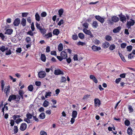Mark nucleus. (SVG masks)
Wrapping results in <instances>:
<instances>
[{"label": "nucleus", "mask_w": 135, "mask_h": 135, "mask_svg": "<svg viewBox=\"0 0 135 135\" xmlns=\"http://www.w3.org/2000/svg\"><path fill=\"white\" fill-rule=\"evenodd\" d=\"M68 56L66 53L64 51H62L60 53V56H57L56 57L60 61L64 59L67 58Z\"/></svg>", "instance_id": "nucleus-1"}, {"label": "nucleus", "mask_w": 135, "mask_h": 135, "mask_svg": "<svg viewBox=\"0 0 135 135\" xmlns=\"http://www.w3.org/2000/svg\"><path fill=\"white\" fill-rule=\"evenodd\" d=\"M134 21L131 19L129 21H127L126 24L127 27L128 29L130 28L132 26L134 25Z\"/></svg>", "instance_id": "nucleus-2"}, {"label": "nucleus", "mask_w": 135, "mask_h": 135, "mask_svg": "<svg viewBox=\"0 0 135 135\" xmlns=\"http://www.w3.org/2000/svg\"><path fill=\"white\" fill-rule=\"evenodd\" d=\"M46 74L45 71H39L38 74V77L39 78H45Z\"/></svg>", "instance_id": "nucleus-3"}, {"label": "nucleus", "mask_w": 135, "mask_h": 135, "mask_svg": "<svg viewBox=\"0 0 135 135\" xmlns=\"http://www.w3.org/2000/svg\"><path fill=\"white\" fill-rule=\"evenodd\" d=\"M94 105L95 107H99L101 105L100 100L98 98H95L94 99Z\"/></svg>", "instance_id": "nucleus-4"}, {"label": "nucleus", "mask_w": 135, "mask_h": 135, "mask_svg": "<svg viewBox=\"0 0 135 135\" xmlns=\"http://www.w3.org/2000/svg\"><path fill=\"white\" fill-rule=\"evenodd\" d=\"M20 22V20L19 18H16L14 21L13 24L15 26H18Z\"/></svg>", "instance_id": "nucleus-5"}, {"label": "nucleus", "mask_w": 135, "mask_h": 135, "mask_svg": "<svg viewBox=\"0 0 135 135\" xmlns=\"http://www.w3.org/2000/svg\"><path fill=\"white\" fill-rule=\"evenodd\" d=\"M27 127V125L26 123H22L20 128V130L22 131L25 130Z\"/></svg>", "instance_id": "nucleus-6"}, {"label": "nucleus", "mask_w": 135, "mask_h": 135, "mask_svg": "<svg viewBox=\"0 0 135 135\" xmlns=\"http://www.w3.org/2000/svg\"><path fill=\"white\" fill-rule=\"evenodd\" d=\"M54 74L56 75H58L60 74L63 75L64 73L60 69H57L55 70Z\"/></svg>", "instance_id": "nucleus-7"}, {"label": "nucleus", "mask_w": 135, "mask_h": 135, "mask_svg": "<svg viewBox=\"0 0 135 135\" xmlns=\"http://www.w3.org/2000/svg\"><path fill=\"white\" fill-rule=\"evenodd\" d=\"M10 89V87L9 85H8L7 87H6L4 89V92L6 94V96H8Z\"/></svg>", "instance_id": "nucleus-8"}, {"label": "nucleus", "mask_w": 135, "mask_h": 135, "mask_svg": "<svg viewBox=\"0 0 135 135\" xmlns=\"http://www.w3.org/2000/svg\"><path fill=\"white\" fill-rule=\"evenodd\" d=\"M85 33L89 35L90 38L93 37V36L91 32V31L90 30H88L85 28Z\"/></svg>", "instance_id": "nucleus-9"}, {"label": "nucleus", "mask_w": 135, "mask_h": 135, "mask_svg": "<svg viewBox=\"0 0 135 135\" xmlns=\"http://www.w3.org/2000/svg\"><path fill=\"white\" fill-rule=\"evenodd\" d=\"M16 96L15 95L12 94L9 96L8 99V100L11 102L12 100H15L16 99Z\"/></svg>", "instance_id": "nucleus-10"}, {"label": "nucleus", "mask_w": 135, "mask_h": 135, "mask_svg": "<svg viewBox=\"0 0 135 135\" xmlns=\"http://www.w3.org/2000/svg\"><path fill=\"white\" fill-rule=\"evenodd\" d=\"M90 79H92L95 83H97L98 80L95 76L94 75H90Z\"/></svg>", "instance_id": "nucleus-11"}, {"label": "nucleus", "mask_w": 135, "mask_h": 135, "mask_svg": "<svg viewBox=\"0 0 135 135\" xmlns=\"http://www.w3.org/2000/svg\"><path fill=\"white\" fill-rule=\"evenodd\" d=\"M92 27L94 28H97L98 26V23L96 21H93L91 24Z\"/></svg>", "instance_id": "nucleus-12"}, {"label": "nucleus", "mask_w": 135, "mask_h": 135, "mask_svg": "<svg viewBox=\"0 0 135 135\" xmlns=\"http://www.w3.org/2000/svg\"><path fill=\"white\" fill-rule=\"evenodd\" d=\"M93 50L94 51H97L101 49L100 47H97L95 45H93L91 47Z\"/></svg>", "instance_id": "nucleus-13"}, {"label": "nucleus", "mask_w": 135, "mask_h": 135, "mask_svg": "<svg viewBox=\"0 0 135 135\" xmlns=\"http://www.w3.org/2000/svg\"><path fill=\"white\" fill-rule=\"evenodd\" d=\"M121 27L118 26V27L114 28L113 30V32L114 33H117L121 29Z\"/></svg>", "instance_id": "nucleus-14"}, {"label": "nucleus", "mask_w": 135, "mask_h": 135, "mask_svg": "<svg viewBox=\"0 0 135 135\" xmlns=\"http://www.w3.org/2000/svg\"><path fill=\"white\" fill-rule=\"evenodd\" d=\"M13 31V30L12 29H8L4 33L6 34L10 35L12 33Z\"/></svg>", "instance_id": "nucleus-15"}, {"label": "nucleus", "mask_w": 135, "mask_h": 135, "mask_svg": "<svg viewBox=\"0 0 135 135\" xmlns=\"http://www.w3.org/2000/svg\"><path fill=\"white\" fill-rule=\"evenodd\" d=\"M60 31L58 29H54L53 31V33L54 35L57 36L59 34Z\"/></svg>", "instance_id": "nucleus-16"}, {"label": "nucleus", "mask_w": 135, "mask_h": 135, "mask_svg": "<svg viewBox=\"0 0 135 135\" xmlns=\"http://www.w3.org/2000/svg\"><path fill=\"white\" fill-rule=\"evenodd\" d=\"M110 44L109 42H105L103 44V47L104 48H106L108 47L109 46Z\"/></svg>", "instance_id": "nucleus-17"}, {"label": "nucleus", "mask_w": 135, "mask_h": 135, "mask_svg": "<svg viewBox=\"0 0 135 135\" xmlns=\"http://www.w3.org/2000/svg\"><path fill=\"white\" fill-rule=\"evenodd\" d=\"M127 133L129 135H132V130L131 127H128L127 130Z\"/></svg>", "instance_id": "nucleus-18"}, {"label": "nucleus", "mask_w": 135, "mask_h": 135, "mask_svg": "<svg viewBox=\"0 0 135 135\" xmlns=\"http://www.w3.org/2000/svg\"><path fill=\"white\" fill-rule=\"evenodd\" d=\"M45 117V114L44 113L42 112L39 115V117L41 119H44Z\"/></svg>", "instance_id": "nucleus-19"}, {"label": "nucleus", "mask_w": 135, "mask_h": 135, "mask_svg": "<svg viewBox=\"0 0 135 135\" xmlns=\"http://www.w3.org/2000/svg\"><path fill=\"white\" fill-rule=\"evenodd\" d=\"M95 18L97 20L102 23H103L104 21V19L103 17H95Z\"/></svg>", "instance_id": "nucleus-20"}, {"label": "nucleus", "mask_w": 135, "mask_h": 135, "mask_svg": "<svg viewBox=\"0 0 135 135\" xmlns=\"http://www.w3.org/2000/svg\"><path fill=\"white\" fill-rule=\"evenodd\" d=\"M58 50L59 51H61L63 50V46L62 44H60L58 46Z\"/></svg>", "instance_id": "nucleus-21"}, {"label": "nucleus", "mask_w": 135, "mask_h": 135, "mask_svg": "<svg viewBox=\"0 0 135 135\" xmlns=\"http://www.w3.org/2000/svg\"><path fill=\"white\" fill-rule=\"evenodd\" d=\"M77 114V112L76 111L74 110L73 111L72 116L74 118H76Z\"/></svg>", "instance_id": "nucleus-22"}, {"label": "nucleus", "mask_w": 135, "mask_h": 135, "mask_svg": "<svg viewBox=\"0 0 135 135\" xmlns=\"http://www.w3.org/2000/svg\"><path fill=\"white\" fill-rule=\"evenodd\" d=\"M41 60L43 62H45L46 60V57L45 55L44 54H42L41 57Z\"/></svg>", "instance_id": "nucleus-23"}, {"label": "nucleus", "mask_w": 135, "mask_h": 135, "mask_svg": "<svg viewBox=\"0 0 135 135\" xmlns=\"http://www.w3.org/2000/svg\"><path fill=\"white\" fill-rule=\"evenodd\" d=\"M45 36L46 37V38H48L50 37H51L52 36V32H49L47 34H45Z\"/></svg>", "instance_id": "nucleus-24"}, {"label": "nucleus", "mask_w": 135, "mask_h": 135, "mask_svg": "<svg viewBox=\"0 0 135 135\" xmlns=\"http://www.w3.org/2000/svg\"><path fill=\"white\" fill-rule=\"evenodd\" d=\"M33 115L32 114L30 113L29 112H28L26 114V116L27 118L28 119H31L32 118V117H33Z\"/></svg>", "instance_id": "nucleus-25"}, {"label": "nucleus", "mask_w": 135, "mask_h": 135, "mask_svg": "<svg viewBox=\"0 0 135 135\" xmlns=\"http://www.w3.org/2000/svg\"><path fill=\"white\" fill-rule=\"evenodd\" d=\"M26 20L24 18H22L21 21V24L23 26H26Z\"/></svg>", "instance_id": "nucleus-26"}, {"label": "nucleus", "mask_w": 135, "mask_h": 135, "mask_svg": "<svg viewBox=\"0 0 135 135\" xmlns=\"http://www.w3.org/2000/svg\"><path fill=\"white\" fill-rule=\"evenodd\" d=\"M128 109L129 113H132L133 111V109L131 105H128Z\"/></svg>", "instance_id": "nucleus-27"}, {"label": "nucleus", "mask_w": 135, "mask_h": 135, "mask_svg": "<svg viewBox=\"0 0 135 135\" xmlns=\"http://www.w3.org/2000/svg\"><path fill=\"white\" fill-rule=\"evenodd\" d=\"M118 54L122 60H123L124 62H126V60L125 59L124 56L122 55V54L119 52H118Z\"/></svg>", "instance_id": "nucleus-28"}, {"label": "nucleus", "mask_w": 135, "mask_h": 135, "mask_svg": "<svg viewBox=\"0 0 135 135\" xmlns=\"http://www.w3.org/2000/svg\"><path fill=\"white\" fill-rule=\"evenodd\" d=\"M40 30V32L42 34L44 35L46 31V30L45 28H42Z\"/></svg>", "instance_id": "nucleus-29"}, {"label": "nucleus", "mask_w": 135, "mask_h": 135, "mask_svg": "<svg viewBox=\"0 0 135 135\" xmlns=\"http://www.w3.org/2000/svg\"><path fill=\"white\" fill-rule=\"evenodd\" d=\"M105 39L107 41H109L111 40L112 38L110 36L107 35L105 36Z\"/></svg>", "instance_id": "nucleus-30"}, {"label": "nucleus", "mask_w": 135, "mask_h": 135, "mask_svg": "<svg viewBox=\"0 0 135 135\" xmlns=\"http://www.w3.org/2000/svg\"><path fill=\"white\" fill-rule=\"evenodd\" d=\"M31 40V38L29 37H26L25 39V41L27 44L31 43L30 41Z\"/></svg>", "instance_id": "nucleus-31"}, {"label": "nucleus", "mask_w": 135, "mask_h": 135, "mask_svg": "<svg viewBox=\"0 0 135 135\" xmlns=\"http://www.w3.org/2000/svg\"><path fill=\"white\" fill-rule=\"evenodd\" d=\"M28 89L29 91H32L33 89V86L32 85H30L28 86Z\"/></svg>", "instance_id": "nucleus-32"}, {"label": "nucleus", "mask_w": 135, "mask_h": 135, "mask_svg": "<svg viewBox=\"0 0 135 135\" xmlns=\"http://www.w3.org/2000/svg\"><path fill=\"white\" fill-rule=\"evenodd\" d=\"M115 46L114 44H112L110 46L109 49L111 50H113L115 49Z\"/></svg>", "instance_id": "nucleus-33"}, {"label": "nucleus", "mask_w": 135, "mask_h": 135, "mask_svg": "<svg viewBox=\"0 0 135 135\" xmlns=\"http://www.w3.org/2000/svg\"><path fill=\"white\" fill-rule=\"evenodd\" d=\"M66 81V78L64 76H62L60 81L61 83H65Z\"/></svg>", "instance_id": "nucleus-34"}, {"label": "nucleus", "mask_w": 135, "mask_h": 135, "mask_svg": "<svg viewBox=\"0 0 135 135\" xmlns=\"http://www.w3.org/2000/svg\"><path fill=\"white\" fill-rule=\"evenodd\" d=\"M63 12L64 10L62 9H60L59 10L58 13L60 17H61V16L63 14Z\"/></svg>", "instance_id": "nucleus-35"}, {"label": "nucleus", "mask_w": 135, "mask_h": 135, "mask_svg": "<svg viewBox=\"0 0 135 135\" xmlns=\"http://www.w3.org/2000/svg\"><path fill=\"white\" fill-rule=\"evenodd\" d=\"M13 131L15 134L17 133L18 132V127L16 126H14L13 129Z\"/></svg>", "instance_id": "nucleus-36"}, {"label": "nucleus", "mask_w": 135, "mask_h": 135, "mask_svg": "<svg viewBox=\"0 0 135 135\" xmlns=\"http://www.w3.org/2000/svg\"><path fill=\"white\" fill-rule=\"evenodd\" d=\"M49 102L46 100H45L43 103V106L44 107H46L49 105Z\"/></svg>", "instance_id": "nucleus-37"}, {"label": "nucleus", "mask_w": 135, "mask_h": 135, "mask_svg": "<svg viewBox=\"0 0 135 135\" xmlns=\"http://www.w3.org/2000/svg\"><path fill=\"white\" fill-rule=\"evenodd\" d=\"M124 124L127 126H129L130 124V122L128 120H126L124 122Z\"/></svg>", "instance_id": "nucleus-38"}, {"label": "nucleus", "mask_w": 135, "mask_h": 135, "mask_svg": "<svg viewBox=\"0 0 135 135\" xmlns=\"http://www.w3.org/2000/svg\"><path fill=\"white\" fill-rule=\"evenodd\" d=\"M36 26L37 28L39 29V30H40L42 28V27L40 26V25L37 22L36 23Z\"/></svg>", "instance_id": "nucleus-39"}, {"label": "nucleus", "mask_w": 135, "mask_h": 135, "mask_svg": "<svg viewBox=\"0 0 135 135\" xmlns=\"http://www.w3.org/2000/svg\"><path fill=\"white\" fill-rule=\"evenodd\" d=\"M132 46L131 45H129L127 47V50L128 51H131L132 49Z\"/></svg>", "instance_id": "nucleus-40"}, {"label": "nucleus", "mask_w": 135, "mask_h": 135, "mask_svg": "<svg viewBox=\"0 0 135 135\" xmlns=\"http://www.w3.org/2000/svg\"><path fill=\"white\" fill-rule=\"evenodd\" d=\"M112 21L115 22H117L119 20V17H112Z\"/></svg>", "instance_id": "nucleus-41"}, {"label": "nucleus", "mask_w": 135, "mask_h": 135, "mask_svg": "<svg viewBox=\"0 0 135 135\" xmlns=\"http://www.w3.org/2000/svg\"><path fill=\"white\" fill-rule=\"evenodd\" d=\"M51 91L49 92H46V94L45 95V96L46 98H47V96L50 97L51 96Z\"/></svg>", "instance_id": "nucleus-42"}, {"label": "nucleus", "mask_w": 135, "mask_h": 135, "mask_svg": "<svg viewBox=\"0 0 135 135\" xmlns=\"http://www.w3.org/2000/svg\"><path fill=\"white\" fill-rule=\"evenodd\" d=\"M79 37L81 39H83L84 38V35L82 33H79L78 34Z\"/></svg>", "instance_id": "nucleus-43"}, {"label": "nucleus", "mask_w": 135, "mask_h": 135, "mask_svg": "<svg viewBox=\"0 0 135 135\" xmlns=\"http://www.w3.org/2000/svg\"><path fill=\"white\" fill-rule=\"evenodd\" d=\"M21 13L22 17H26L29 14L28 13V12H24Z\"/></svg>", "instance_id": "nucleus-44"}, {"label": "nucleus", "mask_w": 135, "mask_h": 135, "mask_svg": "<svg viewBox=\"0 0 135 135\" xmlns=\"http://www.w3.org/2000/svg\"><path fill=\"white\" fill-rule=\"evenodd\" d=\"M127 46V44L126 43H123L120 44V47L122 48H124Z\"/></svg>", "instance_id": "nucleus-45"}, {"label": "nucleus", "mask_w": 135, "mask_h": 135, "mask_svg": "<svg viewBox=\"0 0 135 135\" xmlns=\"http://www.w3.org/2000/svg\"><path fill=\"white\" fill-rule=\"evenodd\" d=\"M78 37L77 35L75 34L73 35L72 38L73 40H76L78 39Z\"/></svg>", "instance_id": "nucleus-46"}, {"label": "nucleus", "mask_w": 135, "mask_h": 135, "mask_svg": "<svg viewBox=\"0 0 135 135\" xmlns=\"http://www.w3.org/2000/svg\"><path fill=\"white\" fill-rule=\"evenodd\" d=\"M0 50L2 52H4L5 51V46L2 45L1 47H0Z\"/></svg>", "instance_id": "nucleus-47"}, {"label": "nucleus", "mask_w": 135, "mask_h": 135, "mask_svg": "<svg viewBox=\"0 0 135 135\" xmlns=\"http://www.w3.org/2000/svg\"><path fill=\"white\" fill-rule=\"evenodd\" d=\"M120 20L121 21L124 23L126 21V17H120Z\"/></svg>", "instance_id": "nucleus-48"}, {"label": "nucleus", "mask_w": 135, "mask_h": 135, "mask_svg": "<svg viewBox=\"0 0 135 135\" xmlns=\"http://www.w3.org/2000/svg\"><path fill=\"white\" fill-rule=\"evenodd\" d=\"M47 15V13L45 12H43L41 13V16L42 17H45Z\"/></svg>", "instance_id": "nucleus-49"}, {"label": "nucleus", "mask_w": 135, "mask_h": 135, "mask_svg": "<svg viewBox=\"0 0 135 135\" xmlns=\"http://www.w3.org/2000/svg\"><path fill=\"white\" fill-rule=\"evenodd\" d=\"M12 53L10 49H9L8 50H7L6 52V55H11Z\"/></svg>", "instance_id": "nucleus-50"}, {"label": "nucleus", "mask_w": 135, "mask_h": 135, "mask_svg": "<svg viewBox=\"0 0 135 135\" xmlns=\"http://www.w3.org/2000/svg\"><path fill=\"white\" fill-rule=\"evenodd\" d=\"M0 37L1 38L2 40H4L5 38V36L2 33H0Z\"/></svg>", "instance_id": "nucleus-51"}, {"label": "nucleus", "mask_w": 135, "mask_h": 135, "mask_svg": "<svg viewBox=\"0 0 135 135\" xmlns=\"http://www.w3.org/2000/svg\"><path fill=\"white\" fill-rule=\"evenodd\" d=\"M40 133L41 135H47L46 132L43 131H41Z\"/></svg>", "instance_id": "nucleus-52"}, {"label": "nucleus", "mask_w": 135, "mask_h": 135, "mask_svg": "<svg viewBox=\"0 0 135 135\" xmlns=\"http://www.w3.org/2000/svg\"><path fill=\"white\" fill-rule=\"evenodd\" d=\"M35 85L37 86H39L41 85V83L40 81H36L35 83Z\"/></svg>", "instance_id": "nucleus-53"}, {"label": "nucleus", "mask_w": 135, "mask_h": 135, "mask_svg": "<svg viewBox=\"0 0 135 135\" xmlns=\"http://www.w3.org/2000/svg\"><path fill=\"white\" fill-rule=\"evenodd\" d=\"M50 54L54 56H56L57 55L56 52L55 51H51Z\"/></svg>", "instance_id": "nucleus-54"}, {"label": "nucleus", "mask_w": 135, "mask_h": 135, "mask_svg": "<svg viewBox=\"0 0 135 135\" xmlns=\"http://www.w3.org/2000/svg\"><path fill=\"white\" fill-rule=\"evenodd\" d=\"M10 124H11V126H13L14 124L15 121L14 120L11 119L10 120Z\"/></svg>", "instance_id": "nucleus-55"}, {"label": "nucleus", "mask_w": 135, "mask_h": 135, "mask_svg": "<svg viewBox=\"0 0 135 135\" xmlns=\"http://www.w3.org/2000/svg\"><path fill=\"white\" fill-rule=\"evenodd\" d=\"M126 74L124 73L120 74V77L122 78H125Z\"/></svg>", "instance_id": "nucleus-56"}, {"label": "nucleus", "mask_w": 135, "mask_h": 135, "mask_svg": "<svg viewBox=\"0 0 135 135\" xmlns=\"http://www.w3.org/2000/svg\"><path fill=\"white\" fill-rule=\"evenodd\" d=\"M22 121V120L21 119L19 118L17 119L15 121V122L17 124H18Z\"/></svg>", "instance_id": "nucleus-57"}, {"label": "nucleus", "mask_w": 135, "mask_h": 135, "mask_svg": "<svg viewBox=\"0 0 135 135\" xmlns=\"http://www.w3.org/2000/svg\"><path fill=\"white\" fill-rule=\"evenodd\" d=\"M121 79L120 78L117 79L115 80V82L116 83L118 84L119 82L121 81Z\"/></svg>", "instance_id": "nucleus-58"}, {"label": "nucleus", "mask_w": 135, "mask_h": 135, "mask_svg": "<svg viewBox=\"0 0 135 135\" xmlns=\"http://www.w3.org/2000/svg\"><path fill=\"white\" fill-rule=\"evenodd\" d=\"M77 44L78 45L83 46L84 45V43L79 41L78 43Z\"/></svg>", "instance_id": "nucleus-59"}, {"label": "nucleus", "mask_w": 135, "mask_h": 135, "mask_svg": "<svg viewBox=\"0 0 135 135\" xmlns=\"http://www.w3.org/2000/svg\"><path fill=\"white\" fill-rule=\"evenodd\" d=\"M64 22L62 20H61L58 23V25L60 26L61 24L63 23Z\"/></svg>", "instance_id": "nucleus-60"}, {"label": "nucleus", "mask_w": 135, "mask_h": 135, "mask_svg": "<svg viewBox=\"0 0 135 135\" xmlns=\"http://www.w3.org/2000/svg\"><path fill=\"white\" fill-rule=\"evenodd\" d=\"M20 117V116L18 115H14L13 116V118L14 120H15L17 118H19Z\"/></svg>", "instance_id": "nucleus-61"}, {"label": "nucleus", "mask_w": 135, "mask_h": 135, "mask_svg": "<svg viewBox=\"0 0 135 135\" xmlns=\"http://www.w3.org/2000/svg\"><path fill=\"white\" fill-rule=\"evenodd\" d=\"M27 34L31 36H33V33L32 31L31 30L28 31L27 32Z\"/></svg>", "instance_id": "nucleus-62"}, {"label": "nucleus", "mask_w": 135, "mask_h": 135, "mask_svg": "<svg viewBox=\"0 0 135 135\" xmlns=\"http://www.w3.org/2000/svg\"><path fill=\"white\" fill-rule=\"evenodd\" d=\"M73 59L74 61H77L78 60V55L76 54L74 56Z\"/></svg>", "instance_id": "nucleus-63"}, {"label": "nucleus", "mask_w": 135, "mask_h": 135, "mask_svg": "<svg viewBox=\"0 0 135 135\" xmlns=\"http://www.w3.org/2000/svg\"><path fill=\"white\" fill-rule=\"evenodd\" d=\"M46 52H49L50 51V48L49 46H47L46 48Z\"/></svg>", "instance_id": "nucleus-64"}]
</instances>
